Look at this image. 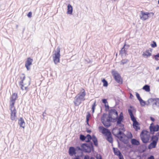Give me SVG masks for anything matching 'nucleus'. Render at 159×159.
I'll use <instances>...</instances> for the list:
<instances>
[{
	"label": "nucleus",
	"mask_w": 159,
	"mask_h": 159,
	"mask_svg": "<svg viewBox=\"0 0 159 159\" xmlns=\"http://www.w3.org/2000/svg\"><path fill=\"white\" fill-rule=\"evenodd\" d=\"M157 136H159V133H158L157 134Z\"/></svg>",
	"instance_id": "nucleus-51"
},
{
	"label": "nucleus",
	"mask_w": 159,
	"mask_h": 159,
	"mask_svg": "<svg viewBox=\"0 0 159 159\" xmlns=\"http://www.w3.org/2000/svg\"><path fill=\"white\" fill-rule=\"evenodd\" d=\"M117 137L121 141L126 143L128 142V139H130L132 138L133 136L130 132L128 131L125 135L120 131L117 134Z\"/></svg>",
	"instance_id": "nucleus-3"
},
{
	"label": "nucleus",
	"mask_w": 159,
	"mask_h": 159,
	"mask_svg": "<svg viewBox=\"0 0 159 159\" xmlns=\"http://www.w3.org/2000/svg\"><path fill=\"white\" fill-rule=\"evenodd\" d=\"M131 109H129L128 111L130 116L131 120L133 121V127L136 131L140 130V128L139 126V123L137 121L136 119L133 115L132 113V110L134 109V108L132 106H130Z\"/></svg>",
	"instance_id": "nucleus-5"
},
{
	"label": "nucleus",
	"mask_w": 159,
	"mask_h": 159,
	"mask_svg": "<svg viewBox=\"0 0 159 159\" xmlns=\"http://www.w3.org/2000/svg\"><path fill=\"white\" fill-rule=\"evenodd\" d=\"M91 117V115L90 113L89 112L87 113V114L86 116V123L87 124L89 125V120L90 117Z\"/></svg>",
	"instance_id": "nucleus-30"
},
{
	"label": "nucleus",
	"mask_w": 159,
	"mask_h": 159,
	"mask_svg": "<svg viewBox=\"0 0 159 159\" xmlns=\"http://www.w3.org/2000/svg\"><path fill=\"white\" fill-rule=\"evenodd\" d=\"M10 110L11 111V119L12 120H15L16 117V110L15 107L10 106Z\"/></svg>",
	"instance_id": "nucleus-15"
},
{
	"label": "nucleus",
	"mask_w": 159,
	"mask_h": 159,
	"mask_svg": "<svg viewBox=\"0 0 159 159\" xmlns=\"http://www.w3.org/2000/svg\"><path fill=\"white\" fill-rule=\"evenodd\" d=\"M102 102L105 104V108L106 111H108L109 109V107L107 103V100L106 99H102Z\"/></svg>",
	"instance_id": "nucleus-19"
},
{
	"label": "nucleus",
	"mask_w": 159,
	"mask_h": 159,
	"mask_svg": "<svg viewBox=\"0 0 159 159\" xmlns=\"http://www.w3.org/2000/svg\"><path fill=\"white\" fill-rule=\"evenodd\" d=\"M140 137L143 143H147L149 142L150 139V134L149 132L143 130L141 132Z\"/></svg>",
	"instance_id": "nucleus-6"
},
{
	"label": "nucleus",
	"mask_w": 159,
	"mask_h": 159,
	"mask_svg": "<svg viewBox=\"0 0 159 159\" xmlns=\"http://www.w3.org/2000/svg\"><path fill=\"white\" fill-rule=\"evenodd\" d=\"M90 159H95V158L94 157H91Z\"/></svg>",
	"instance_id": "nucleus-47"
},
{
	"label": "nucleus",
	"mask_w": 159,
	"mask_h": 159,
	"mask_svg": "<svg viewBox=\"0 0 159 159\" xmlns=\"http://www.w3.org/2000/svg\"><path fill=\"white\" fill-rule=\"evenodd\" d=\"M155 59L157 61L159 60V53H158L156 55H155L154 56Z\"/></svg>",
	"instance_id": "nucleus-37"
},
{
	"label": "nucleus",
	"mask_w": 159,
	"mask_h": 159,
	"mask_svg": "<svg viewBox=\"0 0 159 159\" xmlns=\"http://www.w3.org/2000/svg\"><path fill=\"white\" fill-rule=\"evenodd\" d=\"M20 79L21 81L19 83V85L20 86L21 89L22 90H25L27 92L28 90V86L30 85V84L29 83L28 84H24V80H25V76L24 74H22L20 75Z\"/></svg>",
	"instance_id": "nucleus-8"
},
{
	"label": "nucleus",
	"mask_w": 159,
	"mask_h": 159,
	"mask_svg": "<svg viewBox=\"0 0 159 159\" xmlns=\"http://www.w3.org/2000/svg\"><path fill=\"white\" fill-rule=\"evenodd\" d=\"M125 44L123 47L121 48V50L120 52V54H126L127 53V51L125 50Z\"/></svg>",
	"instance_id": "nucleus-29"
},
{
	"label": "nucleus",
	"mask_w": 159,
	"mask_h": 159,
	"mask_svg": "<svg viewBox=\"0 0 159 159\" xmlns=\"http://www.w3.org/2000/svg\"><path fill=\"white\" fill-rule=\"evenodd\" d=\"M84 159H89V156L86 155L84 157Z\"/></svg>",
	"instance_id": "nucleus-43"
},
{
	"label": "nucleus",
	"mask_w": 159,
	"mask_h": 159,
	"mask_svg": "<svg viewBox=\"0 0 159 159\" xmlns=\"http://www.w3.org/2000/svg\"><path fill=\"white\" fill-rule=\"evenodd\" d=\"M134 97V96L133 95L131 94V93H130V98H133Z\"/></svg>",
	"instance_id": "nucleus-45"
},
{
	"label": "nucleus",
	"mask_w": 159,
	"mask_h": 159,
	"mask_svg": "<svg viewBox=\"0 0 159 159\" xmlns=\"http://www.w3.org/2000/svg\"><path fill=\"white\" fill-rule=\"evenodd\" d=\"M140 104L144 106L145 105V102L142 99V100L139 101Z\"/></svg>",
	"instance_id": "nucleus-38"
},
{
	"label": "nucleus",
	"mask_w": 159,
	"mask_h": 159,
	"mask_svg": "<svg viewBox=\"0 0 159 159\" xmlns=\"http://www.w3.org/2000/svg\"><path fill=\"white\" fill-rule=\"evenodd\" d=\"M92 137L89 134H87L85 136V142H89L92 139Z\"/></svg>",
	"instance_id": "nucleus-27"
},
{
	"label": "nucleus",
	"mask_w": 159,
	"mask_h": 159,
	"mask_svg": "<svg viewBox=\"0 0 159 159\" xmlns=\"http://www.w3.org/2000/svg\"><path fill=\"white\" fill-rule=\"evenodd\" d=\"M69 153L70 155H73L74 154H75V150L74 147H70L69 150Z\"/></svg>",
	"instance_id": "nucleus-22"
},
{
	"label": "nucleus",
	"mask_w": 159,
	"mask_h": 159,
	"mask_svg": "<svg viewBox=\"0 0 159 159\" xmlns=\"http://www.w3.org/2000/svg\"><path fill=\"white\" fill-rule=\"evenodd\" d=\"M118 157L119 158V159H124V158L122 154H121V155H120Z\"/></svg>",
	"instance_id": "nucleus-41"
},
{
	"label": "nucleus",
	"mask_w": 159,
	"mask_h": 159,
	"mask_svg": "<svg viewBox=\"0 0 159 159\" xmlns=\"http://www.w3.org/2000/svg\"><path fill=\"white\" fill-rule=\"evenodd\" d=\"M96 157L97 159H102V157L100 155H97Z\"/></svg>",
	"instance_id": "nucleus-40"
},
{
	"label": "nucleus",
	"mask_w": 159,
	"mask_h": 159,
	"mask_svg": "<svg viewBox=\"0 0 159 159\" xmlns=\"http://www.w3.org/2000/svg\"><path fill=\"white\" fill-rule=\"evenodd\" d=\"M113 152L115 155L119 156L122 154L117 148H113Z\"/></svg>",
	"instance_id": "nucleus-23"
},
{
	"label": "nucleus",
	"mask_w": 159,
	"mask_h": 159,
	"mask_svg": "<svg viewBox=\"0 0 159 159\" xmlns=\"http://www.w3.org/2000/svg\"><path fill=\"white\" fill-rule=\"evenodd\" d=\"M96 101H95L92 105V113H93L94 112V110L95 109V107L96 106Z\"/></svg>",
	"instance_id": "nucleus-32"
},
{
	"label": "nucleus",
	"mask_w": 159,
	"mask_h": 159,
	"mask_svg": "<svg viewBox=\"0 0 159 159\" xmlns=\"http://www.w3.org/2000/svg\"><path fill=\"white\" fill-rule=\"evenodd\" d=\"M18 124L20 127L25 128V122L23 118L21 117L18 120Z\"/></svg>",
	"instance_id": "nucleus-17"
},
{
	"label": "nucleus",
	"mask_w": 159,
	"mask_h": 159,
	"mask_svg": "<svg viewBox=\"0 0 159 159\" xmlns=\"http://www.w3.org/2000/svg\"><path fill=\"white\" fill-rule=\"evenodd\" d=\"M158 140V137L157 135H153L151 139L152 142L148 145V148L149 149L156 147Z\"/></svg>",
	"instance_id": "nucleus-11"
},
{
	"label": "nucleus",
	"mask_w": 159,
	"mask_h": 159,
	"mask_svg": "<svg viewBox=\"0 0 159 159\" xmlns=\"http://www.w3.org/2000/svg\"><path fill=\"white\" fill-rule=\"evenodd\" d=\"M158 3L159 4V0L158 1Z\"/></svg>",
	"instance_id": "nucleus-52"
},
{
	"label": "nucleus",
	"mask_w": 159,
	"mask_h": 159,
	"mask_svg": "<svg viewBox=\"0 0 159 159\" xmlns=\"http://www.w3.org/2000/svg\"><path fill=\"white\" fill-rule=\"evenodd\" d=\"M123 118L119 117L117 119V124L119 126L121 127V129L123 130L124 129V125L121 123L123 121Z\"/></svg>",
	"instance_id": "nucleus-18"
},
{
	"label": "nucleus",
	"mask_w": 159,
	"mask_h": 159,
	"mask_svg": "<svg viewBox=\"0 0 159 159\" xmlns=\"http://www.w3.org/2000/svg\"><path fill=\"white\" fill-rule=\"evenodd\" d=\"M81 151L85 152L90 153L93 150V147L92 143H83L81 145Z\"/></svg>",
	"instance_id": "nucleus-7"
},
{
	"label": "nucleus",
	"mask_w": 159,
	"mask_h": 159,
	"mask_svg": "<svg viewBox=\"0 0 159 159\" xmlns=\"http://www.w3.org/2000/svg\"><path fill=\"white\" fill-rule=\"evenodd\" d=\"M67 13L68 14L71 15L72 14L73 11V8L71 5L69 4L67 6Z\"/></svg>",
	"instance_id": "nucleus-20"
},
{
	"label": "nucleus",
	"mask_w": 159,
	"mask_h": 159,
	"mask_svg": "<svg viewBox=\"0 0 159 159\" xmlns=\"http://www.w3.org/2000/svg\"><path fill=\"white\" fill-rule=\"evenodd\" d=\"M151 55V53L149 50H146L143 54V56L144 57H148Z\"/></svg>",
	"instance_id": "nucleus-21"
},
{
	"label": "nucleus",
	"mask_w": 159,
	"mask_h": 159,
	"mask_svg": "<svg viewBox=\"0 0 159 159\" xmlns=\"http://www.w3.org/2000/svg\"><path fill=\"white\" fill-rule=\"evenodd\" d=\"M151 15L153 16L154 14L152 12H145L142 11H140V18L143 20H145L148 18Z\"/></svg>",
	"instance_id": "nucleus-12"
},
{
	"label": "nucleus",
	"mask_w": 159,
	"mask_h": 159,
	"mask_svg": "<svg viewBox=\"0 0 159 159\" xmlns=\"http://www.w3.org/2000/svg\"><path fill=\"white\" fill-rule=\"evenodd\" d=\"M108 111L109 114L110 116L107 117V114L103 113L101 117V121L106 127H108L111 125V122L113 119L111 116L114 114L117 117L118 115L117 111L114 109H111Z\"/></svg>",
	"instance_id": "nucleus-1"
},
{
	"label": "nucleus",
	"mask_w": 159,
	"mask_h": 159,
	"mask_svg": "<svg viewBox=\"0 0 159 159\" xmlns=\"http://www.w3.org/2000/svg\"><path fill=\"white\" fill-rule=\"evenodd\" d=\"M18 98V94L16 93H13L10 98V106H15V101Z\"/></svg>",
	"instance_id": "nucleus-13"
},
{
	"label": "nucleus",
	"mask_w": 159,
	"mask_h": 159,
	"mask_svg": "<svg viewBox=\"0 0 159 159\" xmlns=\"http://www.w3.org/2000/svg\"><path fill=\"white\" fill-rule=\"evenodd\" d=\"M128 60L127 59H123L122 60H121L120 64L124 65V64L128 62Z\"/></svg>",
	"instance_id": "nucleus-33"
},
{
	"label": "nucleus",
	"mask_w": 159,
	"mask_h": 159,
	"mask_svg": "<svg viewBox=\"0 0 159 159\" xmlns=\"http://www.w3.org/2000/svg\"><path fill=\"white\" fill-rule=\"evenodd\" d=\"M136 96L137 98H138V99L139 101V100H141V101L142 100V98L140 97L139 94V93H136Z\"/></svg>",
	"instance_id": "nucleus-35"
},
{
	"label": "nucleus",
	"mask_w": 159,
	"mask_h": 159,
	"mask_svg": "<svg viewBox=\"0 0 159 159\" xmlns=\"http://www.w3.org/2000/svg\"><path fill=\"white\" fill-rule=\"evenodd\" d=\"M60 49L58 47L57 49V51H55L53 54L52 57L53 61L55 64H57L60 62Z\"/></svg>",
	"instance_id": "nucleus-9"
},
{
	"label": "nucleus",
	"mask_w": 159,
	"mask_h": 159,
	"mask_svg": "<svg viewBox=\"0 0 159 159\" xmlns=\"http://www.w3.org/2000/svg\"><path fill=\"white\" fill-rule=\"evenodd\" d=\"M131 142L133 145H139L140 144L139 142L135 139H132Z\"/></svg>",
	"instance_id": "nucleus-24"
},
{
	"label": "nucleus",
	"mask_w": 159,
	"mask_h": 159,
	"mask_svg": "<svg viewBox=\"0 0 159 159\" xmlns=\"http://www.w3.org/2000/svg\"><path fill=\"white\" fill-rule=\"evenodd\" d=\"M149 129L150 133L152 134H154L155 132L158 131L159 129V125L157 124L155 125L153 122H152L150 124Z\"/></svg>",
	"instance_id": "nucleus-14"
},
{
	"label": "nucleus",
	"mask_w": 159,
	"mask_h": 159,
	"mask_svg": "<svg viewBox=\"0 0 159 159\" xmlns=\"http://www.w3.org/2000/svg\"><path fill=\"white\" fill-rule=\"evenodd\" d=\"M77 148L79 150H81V148H80L79 147H77Z\"/></svg>",
	"instance_id": "nucleus-46"
},
{
	"label": "nucleus",
	"mask_w": 159,
	"mask_h": 159,
	"mask_svg": "<svg viewBox=\"0 0 159 159\" xmlns=\"http://www.w3.org/2000/svg\"><path fill=\"white\" fill-rule=\"evenodd\" d=\"M150 120L152 121V122H153L155 121V120L154 119V118L152 117H150Z\"/></svg>",
	"instance_id": "nucleus-44"
},
{
	"label": "nucleus",
	"mask_w": 159,
	"mask_h": 159,
	"mask_svg": "<svg viewBox=\"0 0 159 159\" xmlns=\"http://www.w3.org/2000/svg\"><path fill=\"white\" fill-rule=\"evenodd\" d=\"M151 100L154 102V104L155 105L157 106H159V98H156L151 99Z\"/></svg>",
	"instance_id": "nucleus-25"
},
{
	"label": "nucleus",
	"mask_w": 159,
	"mask_h": 159,
	"mask_svg": "<svg viewBox=\"0 0 159 159\" xmlns=\"http://www.w3.org/2000/svg\"><path fill=\"white\" fill-rule=\"evenodd\" d=\"M87 132L88 133H90L91 132V131L90 130H88L87 131Z\"/></svg>",
	"instance_id": "nucleus-48"
},
{
	"label": "nucleus",
	"mask_w": 159,
	"mask_h": 159,
	"mask_svg": "<svg viewBox=\"0 0 159 159\" xmlns=\"http://www.w3.org/2000/svg\"><path fill=\"white\" fill-rule=\"evenodd\" d=\"M99 132L106 137L107 140L110 143L113 142V139L111 132L108 129L102 126H100L98 127Z\"/></svg>",
	"instance_id": "nucleus-4"
},
{
	"label": "nucleus",
	"mask_w": 159,
	"mask_h": 159,
	"mask_svg": "<svg viewBox=\"0 0 159 159\" xmlns=\"http://www.w3.org/2000/svg\"><path fill=\"white\" fill-rule=\"evenodd\" d=\"M33 61V60L30 57H29L27 58V60L25 62V67L28 70L30 69V68L29 66L32 65Z\"/></svg>",
	"instance_id": "nucleus-16"
},
{
	"label": "nucleus",
	"mask_w": 159,
	"mask_h": 159,
	"mask_svg": "<svg viewBox=\"0 0 159 159\" xmlns=\"http://www.w3.org/2000/svg\"><path fill=\"white\" fill-rule=\"evenodd\" d=\"M92 140L93 142L94 145L95 146H98V140L96 137L93 136H92Z\"/></svg>",
	"instance_id": "nucleus-26"
},
{
	"label": "nucleus",
	"mask_w": 159,
	"mask_h": 159,
	"mask_svg": "<svg viewBox=\"0 0 159 159\" xmlns=\"http://www.w3.org/2000/svg\"><path fill=\"white\" fill-rule=\"evenodd\" d=\"M152 43L151 44V47H152V48H155L157 46V44L154 41H153L152 42Z\"/></svg>",
	"instance_id": "nucleus-34"
},
{
	"label": "nucleus",
	"mask_w": 159,
	"mask_h": 159,
	"mask_svg": "<svg viewBox=\"0 0 159 159\" xmlns=\"http://www.w3.org/2000/svg\"><path fill=\"white\" fill-rule=\"evenodd\" d=\"M102 82L103 83V86L104 87H107L108 85V83L107 81L104 79L102 80Z\"/></svg>",
	"instance_id": "nucleus-31"
},
{
	"label": "nucleus",
	"mask_w": 159,
	"mask_h": 159,
	"mask_svg": "<svg viewBox=\"0 0 159 159\" xmlns=\"http://www.w3.org/2000/svg\"><path fill=\"white\" fill-rule=\"evenodd\" d=\"M32 13L31 12H30L27 14V16L30 18L32 17Z\"/></svg>",
	"instance_id": "nucleus-39"
},
{
	"label": "nucleus",
	"mask_w": 159,
	"mask_h": 159,
	"mask_svg": "<svg viewBox=\"0 0 159 159\" xmlns=\"http://www.w3.org/2000/svg\"><path fill=\"white\" fill-rule=\"evenodd\" d=\"M74 159H80L79 157H77L75 158Z\"/></svg>",
	"instance_id": "nucleus-49"
},
{
	"label": "nucleus",
	"mask_w": 159,
	"mask_h": 159,
	"mask_svg": "<svg viewBox=\"0 0 159 159\" xmlns=\"http://www.w3.org/2000/svg\"><path fill=\"white\" fill-rule=\"evenodd\" d=\"M159 69V67H157L156 69V70H158Z\"/></svg>",
	"instance_id": "nucleus-50"
},
{
	"label": "nucleus",
	"mask_w": 159,
	"mask_h": 159,
	"mask_svg": "<svg viewBox=\"0 0 159 159\" xmlns=\"http://www.w3.org/2000/svg\"><path fill=\"white\" fill-rule=\"evenodd\" d=\"M111 73L116 81L120 84H122L123 83V80L120 74L114 70H113Z\"/></svg>",
	"instance_id": "nucleus-10"
},
{
	"label": "nucleus",
	"mask_w": 159,
	"mask_h": 159,
	"mask_svg": "<svg viewBox=\"0 0 159 159\" xmlns=\"http://www.w3.org/2000/svg\"><path fill=\"white\" fill-rule=\"evenodd\" d=\"M119 117L123 118V114L122 112L120 113V114Z\"/></svg>",
	"instance_id": "nucleus-42"
},
{
	"label": "nucleus",
	"mask_w": 159,
	"mask_h": 159,
	"mask_svg": "<svg viewBox=\"0 0 159 159\" xmlns=\"http://www.w3.org/2000/svg\"><path fill=\"white\" fill-rule=\"evenodd\" d=\"M86 93L84 89L82 88L80 92L76 95L74 98V103L76 106H78L81 103V101H84L85 100V98Z\"/></svg>",
	"instance_id": "nucleus-2"
},
{
	"label": "nucleus",
	"mask_w": 159,
	"mask_h": 159,
	"mask_svg": "<svg viewBox=\"0 0 159 159\" xmlns=\"http://www.w3.org/2000/svg\"><path fill=\"white\" fill-rule=\"evenodd\" d=\"M143 89L147 92H149L150 90L149 86L147 85L144 86L143 87Z\"/></svg>",
	"instance_id": "nucleus-28"
},
{
	"label": "nucleus",
	"mask_w": 159,
	"mask_h": 159,
	"mask_svg": "<svg viewBox=\"0 0 159 159\" xmlns=\"http://www.w3.org/2000/svg\"><path fill=\"white\" fill-rule=\"evenodd\" d=\"M80 139L82 141H84L85 140V136L82 134H81L80 136Z\"/></svg>",
	"instance_id": "nucleus-36"
}]
</instances>
